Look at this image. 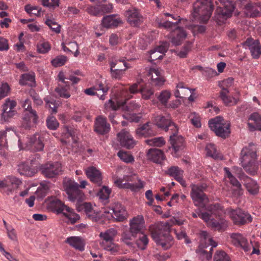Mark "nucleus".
<instances>
[{
    "label": "nucleus",
    "mask_w": 261,
    "mask_h": 261,
    "mask_svg": "<svg viewBox=\"0 0 261 261\" xmlns=\"http://www.w3.org/2000/svg\"><path fill=\"white\" fill-rule=\"evenodd\" d=\"M171 225L170 222H162L152 230L151 234L158 245L167 250L173 244V237L170 235Z\"/></svg>",
    "instance_id": "nucleus-1"
},
{
    "label": "nucleus",
    "mask_w": 261,
    "mask_h": 261,
    "mask_svg": "<svg viewBox=\"0 0 261 261\" xmlns=\"http://www.w3.org/2000/svg\"><path fill=\"white\" fill-rule=\"evenodd\" d=\"M208 125L216 135L224 139L228 138L231 133L230 123L224 119L223 117L218 116L208 121Z\"/></svg>",
    "instance_id": "nucleus-3"
},
{
    "label": "nucleus",
    "mask_w": 261,
    "mask_h": 261,
    "mask_svg": "<svg viewBox=\"0 0 261 261\" xmlns=\"http://www.w3.org/2000/svg\"><path fill=\"white\" fill-rule=\"evenodd\" d=\"M114 183L119 188L130 189L134 192L138 191L144 187L143 182L136 174L124 175L122 178L116 179Z\"/></svg>",
    "instance_id": "nucleus-4"
},
{
    "label": "nucleus",
    "mask_w": 261,
    "mask_h": 261,
    "mask_svg": "<svg viewBox=\"0 0 261 261\" xmlns=\"http://www.w3.org/2000/svg\"><path fill=\"white\" fill-rule=\"evenodd\" d=\"M153 84L156 86H163L165 81L163 71L159 68H151L148 73Z\"/></svg>",
    "instance_id": "nucleus-14"
},
{
    "label": "nucleus",
    "mask_w": 261,
    "mask_h": 261,
    "mask_svg": "<svg viewBox=\"0 0 261 261\" xmlns=\"http://www.w3.org/2000/svg\"><path fill=\"white\" fill-rule=\"evenodd\" d=\"M139 235L138 239L136 240V244L138 247L142 250L146 248L148 243V239L147 236L143 232L138 234Z\"/></svg>",
    "instance_id": "nucleus-46"
},
{
    "label": "nucleus",
    "mask_w": 261,
    "mask_h": 261,
    "mask_svg": "<svg viewBox=\"0 0 261 261\" xmlns=\"http://www.w3.org/2000/svg\"><path fill=\"white\" fill-rule=\"evenodd\" d=\"M19 84L21 85H28L33 87L35 86V74L33 73H25L21 75L19 80Z\"/></svg>",
    "instance_id": "nucleus-40"
},
{
    "label": "nucleus",
    "mask_w": 261,
    "mask_h": 261,
    "mask_svg": "<svg viewBox=\"0 0 261 261\" xmlns=\"http://www.w3.org/2000/svg\"><path fill=\"white\" fill-rule=\"evenodd\" d=\"M256 157V149L252 145L244 147L241 152V163L255 161Z\"/></svg>",
    "instance_id": "nucleus-22"
},
{
    "label": "nucleus",
    "mask_w": 261,
    "mask_h": 261,
    "mask_svg": "<svg viewBox=\"0 0 261 261\" xmlns=\"http://www.w3.org/2000/svg\"><path fill=\"white\" fill-rule=\"evenodd\" d=\"M11 88L7 83L3 82L0 86V99L8 95Z\"/></svg>",
    "instance_id": "nucleus-63"
},
{
    "label": "nucleus",
    "mask_w": 261,
    "mask_h": 261,
    "mask_svg": "<svg viewBox=\"0 0 261 261\" xmlns=\"http://www.w3.org/2000/svg\"><path fill=\"white\" fill-rule=\"evenodd\" d=\"M229 180L230 184L233 187H236V189L233 190L234 194L239 196L242 195L243 192L242 186L240 182L238 180V179L235 177L233 176Z\"/></svg>",
    "instance_id": "nucleus-58"
},
{
    "label": "nucleus",
    "mask_w": 261,
    "mask_h": 261,
    "mask_svg": "<svg viewBox=\"0 0 261 261\" xmlns=\"http://www.w3.org/2000/svg\"><path fill=\"white\" fill-rule=\"evenodd\" d=\"M16 106V102L15 100H11L10 98L7 99L2 106L3 114L14 112Z\"/></svg>",
    "instance_id": "nucleus-43"
},
{
    "label": "nucleus",
    "mask_w": 261,
    "mask_h": 261,
    "mask_svg": "<svg viewBox=\"0 0 261 261\" xmlns=\"http://www.w3.org/2000/svg\"><path fill=\"white\" fill-rule=\"evenodd\" d=\"M132 96H128L125 98V100H118L116 104H115L111 99H110L105 105L106 109L117 110L120 108H123L124 105L126 102V100L130 98Z\"/></svg>",
    "instance_id": "nucleus-38"
},
{
    "label": "nucleus",
    "mask_w": 261,
    "mask_h": 261,
    "mask_svg": "<svg viewBox=\"0 0 261 261\" xmlns=\"http://www.w3.org/2000/svg\"><path fill=\"white\" fill-rule=\"evenodd\" d=\"M229 216L236 225H244L252 221L251 215L240 208L231 210L229 212Z\"/></svg>",
    "instance_id": "nucleus-11"
},
{
    "label": "nucleus",
    "mask_w": 261,
    "mask_h": 261,
    "mask_svg": "<svg viewBox=\"0 0 261 261\" xmlns=\"http://www.w3.org/2000/svg\"><path fill=\"white\" fill-rule=\"evenodd\" d=\"M106 81L101 76H98L92 87L84 90L85 94L88 95L97 94L101 100L105 99V95L108 91V87L105 85Z\"/></svg>",
    "instance_id": "nucleus-9"
},
{
    "label": "nucleus",
    "mask_w": 261,
    "mask_h": 261,
    "mask_svg": "<svg viewBox=\"0 0 261 261\" xmlns=\"http://www.w3.org/2000/svg\"><path fill=\"white\" fill-rule=\"evenodd\" d=\"M45 22L53 31L56 33H59L60 32V25H59L54 20L46 18Z\"/></svg>",
    "instance_id": "nucleus-61"
},
{
    "label": "nucleus",
    "mask_w": 261,
    "mask_h": 261,
    "mask_svg": "<svg viewBox=\"0 0 261 261\" xmlns=\"http://www.w3.org/2000/svg\"><path fill=\"white\" fill-rule=\"evenodd\" d=\"M15 136V132L10 128L0 131V145L4 146L7 143L8 139Z\"/></svg>",
    "instance_id": "nucleus-37"
},
{
    "label": "nucleus",
    "mask_w": 261,
    "mask_h": 261,
    "mask_svg": "<svg viewBox=\"0 0 261 261\" xmlns=\"http://www.w3.org/2000/svg\"><path fill=\"white\" fill-rule=\"evenodd\" d=\"M145 142L150 145L161 147L165 145V141L162 137L153 138L151 139H147Z\"/></svg>",
    "instance_id": "nucleus-50"
},
{
    "label": "nucleus",
    "mask_w": 261,
    "mask_h": 261,
    "mask_svg": "<svg viewBox=\"0 0 261 261\" xmlns=\"http://www.w3.org/2000/svg\"><path fill=\"white\" fill-rule=\"evenodd\" d=\"M104 212L111 214L112 217L118 221H123L126 219V210L120 203L115 204L114 207L110 208L109 211H105Z\"/></svg>",
    "instance_id": "nucleus-19"
},
{
    "label": "nucleus",
    "mask_w": 261,
    "mask_h": 261,
    "mask_svg": "<svg viewBox=\"0 0 261 261\" xmlns=\"http://www.w3.org/2000/svg\"><path fill=\"white\" fill-rule=\"evenodd\" d=\"M229 92H220V97L223 103L227 106H233L236 105L239 100L240 92L237 91L234 96L228 95Z\"/></svg>",
    "instance_id": "nucleus-33"
},
{
    "label": "nucleus",
    "mask_w": 261,
    "mask_h": 261,
    "mask_svg": "<svg viewBox=\"0 0 261 261\" xmlns=\"http://www.w3.org/2000/svg\"><path fill=\"white\" fill-rule=\"evenodd\" d=\"M150 122H147L136 130V134L139 137H150L155 136L156 132L154 130L150 125Z\"/></svg>",
    "instance_id": "nucleus-29"
},
{
    "label": "nucleus",
    "mask_w": 261,
    "mask_h": 261,
    "mask_svg": "<svg viewBox=\"0 0 261 261\" xmlns=\"http://www.w3.org/2000/svg\"><path fill=\"white\" fill-rule=\"evenodd\" d=\"M125 68L124 69H115L111 71V76L115 79H120L124 74V71L127 68L130 67L125 61H123Z\"/></svg>",
    "instance_id": "nucleus-54"
},
{
    "label": "nucleus",
    "mask_w": 261,
    "mask_h": 261,
    "mask_svg": "<svg viewBox=\"0 0 261 261\" xmlns=\"http://www.w3.org/2000/svg\"><path fill=\"white\" fill-rule=\"evenodd\" d=\"M44 138L38 133H36L30 138V143L31 147L36 151H41L44 147Z\"/></svg>",
    "instance_id": "nucleus-28"
},
{
    "label": "nucleus",
    "mask_w": 261,
    "mask_h": 261,
    "mask_svg": "<svg viewBox=\"0 0 261 261\" xmlns=\"http://www.w3.org/2000/svg\"><path fill=\"white\" fill-rule=\"evenodd\" d=\"M65 129L66 132V135H68L67 137H70L73 143H76L78 140L77 135L79 132L77 129H74L68 126L65 125Z\"/></svg>",
    "instance_id": "nucleus-59"
},
{
    "label": "nucleus",
    "mask_w": 261,
    "mask_h": 261,
    "mask_svg": "<svg viewBox=\"0 0 261 261\" xmlns=\"http://www.w3.org/2000/svg\"><path fill=\"white\" fill-rule=\"evenodd\" d=\"M242 45L244 47L249 48L254 58H257L261 55V45L258 40L248 38Z\"/></svg>",
    "instance_id": "nucleus-16"
},
{
    "label": "nucleus",
    "mask_w": 261,
    "mask_h": 261,
    "mask_svg": "<svg viewBox=\"0 0 261 261\" xmlns=\"http://www.w3.org/2000/svg\"><path fill=\"white\" fill-rule=\"evenodd\" d=\"M63 215L69 219L72 224H74L80 218L79 215L75 213L71 208L69 212H65Z\"/></svg>",
    "instance_id": "nucleus-57"
},
{
    "label": "nucleus",
    "mask_w": 261,
    "mask_h": 261,
    "mask_svg": "<svg viewBox=\"0 0 261 261\" xmlns=\"http://www.w3.org/2000/svg\"><path fill=\"white\" fill-rule=\"evenodd\" d=\"M117 138L121 146L128 149L133 148L136 145V142L132 135L124 130L118 133Z\"/></svg>",
    "instance_id": "nucleus-13"
},
{
    "label": "nucleus",
    "mask_w": 261,
    "mask_h": 261,
    "mask_svg": "<svg viewBox=\"0 0 261 261\" xmlns=\"http://www.w3.org/2000/svg\"><path fill=\"white\" fill-rule=\"evenodd\" d=\"M214 261H231L229 256L224 251H218L214 255Z\"/></svg>",
    "instance_id": "nucleus-60"
},
{
    "label": "nucleus",
    "mask_w": 261,
    "mask_h": 261,
    "mask_svg": "<svg viewBox=\"0 0 261 261\" xmlns=\"http://www.w3.org/2000/svg\"><path fill=\"white\" fill-rule=\"evenodd\" d=\"M110 130V125L105 118L101 115L97 117L95 120L94 131L98 135H105Z\"/></svg>",
    "instance_id": "nucleus-12"
},
{
    "label": "nucleus",
    "mask_w": 261,
    "mask_h": 261,
    "mask_svg": "<svg viewBox=\"0 0 261 261\" xmlns=\"http://www.w3.org/2000/svg\"><path fill=\"white\" fill-rule=\"evenodd\" d=\"M140 91L142 94V97L144 99H148L154 94L153 89L149 87L145 86L140 88Z\"/></svg>",
    "instance_id": "nucleus-56"
},
{
    "label": "nucleus",
    "mask_w": 261,
    "mask_h": 261,
    "mask_svg": "<svg viewBox=\"0 0 261 261\" xmlns=\"http://www.w3.org/2000/svg\"><path fill=\"white\" fill-rule=\"evenodd\" d=\"M46 126L50 130H56L59 126V123L54 116H49L46 120Z\"/></svg>",
    "instance_id": "nucleus-53"
},
{
    "label": "nucleus",
    "mask_w": 261,
    "mask_h": 261,
    "mask_svg": "<svg viewBox=\"0 0 261 261\" xmlns=\"http://www.w3.org/2000/svg\"><path fill=\"white\" fill-rule=\"evenodd\" d=\"M213 9L208 0H196L191 13L192 21L206 22L211 17Z\"/></svg>",
    "instance_id": "nucleus-2"
},
{
    "label": "nucleus",
    "mask_w": 261,
    "mask_h": 261,
    "mask_svg": "<svg viewBox=\"0 0 261 261\" xmlns=\"http://www.w3.org/2000/svg\"><path fill=\"white\" fill-rule=\"evenodd\" d=\"M242 166L245 171L250 175H254L257 170V166H256L255 160L241 163Z\"/></svg>",
    "instance_id": "nucleus-42"
},
{
    "label": "nucleus",
    "mask_w": 261,
    "mask_h": 261,
    "mask_svg": "<svg viewBox=\"0 0 261 261\" xmlns=\"http://www.w3.org/2000/svg\"><path fill=\"white\" fill-rule=\"evenodd\" d=\"M244 9L245 15L248 17H256L260 15L261 7L255 3H248Z\"/></svg>",
    "instance_id": "nucleus-31"
},
{
    "label": "nucleus",
    "mask_w": 261,
    "mask_h": 261,
    "mask_svg": "<svg viewBox=\"0 0 261 261\" xmlns=\"http://www.w3.org/2000/svg\"><path fill=\"white\" fill-rule=\"evenodd\" d=\"M46 103V107L48 109L50 113H57V108L59 106V103L50 97H46L44 98Z\"/></svg>",
    "instance_id": "nucleus-47"
},
{
    "label": "nucleus",
    "mask_w": 261,
    "mask_h": 261,
    "mask_svg": "<svg viewBox=\"0 0 261 261\" xmlns=\"http://www.w3.org/2000/svg\"><path fill=\"white\" fill-rule=\"evenodd\" d=\"M176 87V90L174 92V95L176 97H177V98L181 97L180 96L181 93L180 92L179 89H182V90H184L186 91H190L191 94L188 97V99L190 101H193L194 100L195 97L193 95V92L195 91L194 89H190V88L186 87L185 86V84L182 82H180V83H179L178 84H177Z\"/></svg>",
    "instance_id": "nucleus-41"
},
{
    "label": "nucleus",
    "mask_w": 261,
    "mask_h": 261,
    "mask_svg": "<svg viewBox=\"0 0 261 261\" xmlns=\"http://www.w3.org/2000/svg\"><path fill=\"white\" fill-rule=\"evenodd\" d=\"M38 121V115H24L22 118L21 125L25 129H29L36 124Z\"/></svg>",
    "instance_id": "nucleus-36"
},
{
    "label": "nucleus",
    "mask_w": 261,
    "mask_h": 261,
    "mask_svg": "<svg viewBox=\"0 0 261 261\" xmlns=\"http://www.w3.org/2000/svg\"><path fill=\"white\" fill-rule=\"evenodd\" d=\"M65 242L80 251H83L85 249V243L81 237H70L67 238Z\"/></svg>",
    "instance_id": "nucleus-32"
},
{
    "label": "nucleus",
    "mask_w": 261,
    "mask_h": 261,
    "mask_svg": "<svg viewBox=\"0 0 261 261\" xmlns=\"http://www.w3.org/2000/svg\"><path fill=\"white\" fill-rule=\"evenodd\" d=\"M63 188L71 201H81L84 200V194L79 189V185L71 179L63 182Z\"/></svg>",
    "instance_id": "nucleus-8"
},
{
    "label": "nucleus",
    "mask_w": 261,
    "mask_h": 261,
    "mask_svg": "<svg viewBox=\"0 0 261 261\" xmlns=\"http://www.w3.org/2000/svg\"><path fill=\"white\" fill-rule=\"evenodd\" d=\"M233 244L237 246H240L245 252L250 249V246L246 238L241 233H233L230 235Z\"/></svg>",
    "instance_id": "nucleus-23"
},
{
    "label": "nucleus",
    "mask_w": 261,
    "mask_h": 261,
    "mask_svg": "<svg viewBox=\"0 0 261 261\" xmlns=\"http://www.w3.org/2000/svg\"><path fill=\"white\" fill-rule=\"evenodd\" d=\"M233 79L232 77L219 82V86L221 89L220 92H229L228 89L233 85Z\"/></svg>",
    "instance_id": "nucleus-48"
},
{
    "label": "nucleus",
    "mask_w": 261,
    "mask_h": 261,
    "mask_svg": "<svg viewBox=\"0 0 261 261\" xmlns=\"http://www.w3.org/2000/svg\"><path fill=\"white\" fill-rule=\"evenodd\" d=\"M38 168L41 174L47 178H56L62 172V165L58 162H49L44 164L39 163Z\"/></svg>",
    "instance_id": "nucleus-7"
},
{
    "label": "nucleus",
    "mask_w": 261,
    "mask_h": 261,
    "mask_svg": "<svg viewBox=\"0 0 261 261\" xmlns=\"http://www.w3.org/2000/svg\"><path fill=\"white\" fill-rule=\"evenodd\" d=\"M221 5L219 6L216 11L215 19L221 24L231 16L234 6L233 3L228 0H220Z\"/></svg>",
    "instance_id": "nucleus-5"
},
{
    "label": "nucleus",
    "mask_w": 261,
    "mask_h": 261,
    "mask_svg": "<svg viewBox=\"0 0 261 261\" xmlns=\"http://www.w3.org/2000/svg\"><path fill=\"white\" fill-rule=\"evenodd\" d=\"M171 120L163 115H157L155 118V125L165 129Z\"/></svg>",
    "instance_id": "nucleus-49"
},
{
    "label": "nucleus",
    "mask_w": 261,
    "mask_h": 261,
    "mask_svg": "<svg viewBox=\"0 0 261 261\" xmlns=\"http://www.w3.org/2000/svg\"><path fill=\"white\" fill-rule=\"evenodd\" d=\"M164 14L165 16H169L172 19L177 21L175 22H172L168 20L166 21H158V23L159 27L164 28L166 29L170 30L174 29V28L177 27V25L181 20V19L179 18V16L174 15L169 13H165Z\"/></svg>",
    "instance_id": "nucleus-25"
},
{
    "label": "nucleus",
    "mask_w": 261,
    "mask_h": 261,
    "mask_svg": "<svg viewBox=\"0 0 261 261\" xmlns=\"http://www.w3.org/2000/svg\"><path fill=\"white\" fill-rule=\"evenodd\" d=\"M240 179L244 181V185L247 191L252 195L258 193L259 187L256 182L250 177L246 175L244 173L239 176Z\"/></svg>",
    "instance_id": "nucleus-20"
},
{
    "label": "nucleus",
    "mask_w": 261,
    "mask_h": 261,
    "mask_svg": "<svg viewBox=\"0 0 261 261\" xmlns=\"http://www.w3.org/2000/svg\"><path fill=\"white\" fill-rule=\"evenodd\" d=\"M184 171L177 166H172L166 171V174L173 177L184 187H186L185 180L183 178Z\"/></svg>",
    "instance_id": "nucleus-26"
},
{
    "label": "nucleus",
    "mask_w": 261,
    "mask_h": 261,
    "mask_svg": "<svg viewBox=\"0 0 261 261\" xmlns=\"http://www.w3.org/2000/svg\"><path fill=\"white\" fill-rule=\"evenodd\" d=\"M67 61V57L64 56H59L54 59L51 63L53 66L57 67L64 65Z\"/></svg>",
    "instance_id": "nucleus-64"
},
{
    "label": "nucleus",
    "mask_w": 261,
    "mask_h": 261,
    "mask_svg": "<svg viewBox=\"0 0 261 261\" xmlns=\"http://www.w3.org/2000/svg\"><path fill=\"white\" fill-rule=\"evenodd\" d=\"M50 44L45 41H41L37 44V51L40 54H46L50 49Z\"/></svg>",
    "instance_id": "nucleus-52"
},
{
    "label": "nucleus",
    "mask_w": 261,
    "mask_h": 261,
    "mask_svg": "<svg viewBox=\"0 0 261 261\" xmlns=\"http://www.w3.org/2000/svg\"><path fill=\"white\" fill-rule=\"evenodd\" d=\"M191 187V197L194 201L201 203L207 199L206 194L204 193V191L207 188L205 184H192Z\"/></svg>",
    "instance_id": "nucleus-10"
},
{
    "label": "nucleus",
    "mask_w": 261,
    "mask_h": 261,
    "mask_svg": "<svg viewBox=\"0 0 261 261\" xmlns=\"http://www.w3.org/2000/svg\"><path fill=\"white\" fill-rule=\"evenodd\" d=\"M171 96L172 93L169 90H162L156 95L159 101L164 107L167 105Z\"/></svg>",
    "instance_id": "nucleus-39"
},
{
    "label": "nucleus",
    "mask_w": 261,
    "mask_h": 261,
    "mask_svg": "<svg viewBox=\"0 0 261 261\" xmlns=\"http://www.w3.org/2000/svg\"><path fill=\"white\" fill-rule=\"evenodd\" d=\"M117 155L123 162L126 163H131L134 161V156L127 151L119 150L117 153Z\"/></svg>",
    "instance_id": "nucleus-51"
},
{
    "label": "nucleus",
    "mask_w": 261,
    "mask_h": 261,
    "mask_svg": "<svg viewBox=\"0 0 261 261\" xmlns=\"http://www.w3.org/2000/svg\"><path fill=\"white\" fill-rule=\"evenodd\" d=\"M116 234L117 231L114 228L109 229L99 234V237L102 239L101 242L102 247L112 254H115L119 251L118 246L113 242Z\"/></svg>",
    "instance_id": "nucleus-6"
},
{
    "label": "nucleus",
    "mask_w": 261,
    "mask_h": 261,
    "mask_svg": "<svg viewBox=\"0 0 261 261\" xmlns=\"http://www.w3.org/2000/svg\"><path fill=\"white\" fill-rule=\"evenodd\" d=\"M121 23H122V21L120 18L114 15L104 17L102 20V25L107 28L117 27Z\"/></svg>",
    "instance_id": "nucleus-34"
},
{
    "label": "nucleus",
    "mask_w": 261,
    "mask_h": 261,
    "mask_svg": "<svg viewBox=\"0 0 261 261\" xmlns=\"http://www.w3.org/2000/svg\"><path fill=\"white\" fill-rule=\"evenodd\" d=\"M86 174L91 182L98 186L102 184V177L100 172L95 167L92 166L86 170Z\"/></svg>",
    "instance_id": "nucleus-21"
},
{
    "label": "nucleus",
    "mask_w": 261,
    "mask_h": 261,
    "mask_svg": "<svg viewBox=\"0 0 261 261\" xmlns=\"http://www.w3.org/2000/svg\"><path fill=\"white\" fill-rule=\"evenodd\" d=\"M18 170L21 174L28 176H33L37 171V169L31 168L30 166L24 164L19 165Z\"/></svg>",
    "instance_id": "nucleus-44"
},
{
    "label": "nucleus",
    "mask_w": 261,
    "mask_h": 261,
    "mask_svg": "<svg viewBox=\"0 0 261 261\" xmlns=\"http://www.w3.org/2000/svg\"><path fill=\"white\" fill-rule=\"evenodd\" d=\"M24 9L28 13L35 16H39L41 12V9L40 7L31 5H26Z\"/></svg>",
    "instance_id": "nucleus-62"
},
{
    "label": "nucleus",
    "mask_w": 261,
    "mask_h": 261,
    "mask_svg": "<svg viewBox=\"0 0 261 261\" xmlns=\"http://www.w3.org/2000/svg\"><path fill=\"white\" fill-rule=\"evenodd\" d=\"M148 160L155 163H161L165 159L163 151L158 148L149 149L146 154Z\"/></svg>",
    "instance_id": "nucleus-24"
},
{
    "label": "nucleus",
    "mask_w": 261,
    "mask_h": 261,
    "mask_svg": "<svg viewBox=\"0 0 261 261\" xmlns=\"http://www.w3.org/2000/svg\"><path fill=\"white\" fill-rule=\"evenodd\" d=\"M111 190L107 186H103L97 193V196L102 200H108L109 198Z\"/></svg>",
    "instance_id": "nucleus-55"
},
{
    "label": "nucleus",
    "mask_w": 261,
    "mask_h": 261,
    "mask_svg": "<svg viewBox=\"0 0 261 261\" xmlns=\"http://www.w3.org/2000/svg\"><path fill=\"white\" fill-rule=\"evenodd\" d=\"M178 130L176 129L170 136V143L175 153L182 150L185 146V139L181 136L177 135Z\"/></svg>",
    "instance_id": "nucleus-15"
},
{
    "label": "nucleus",
    "mask_w": 261,
    "mask_h": 261,
    "mask_svg": "<svg viewBox=\"0 0 261 261\" xmlns=\"http://www.w3.org/2000/svg\"><path fill=\"white\" fill-rule=\"evenodd\" d=\"M64 84H59L58 87L55 89V91L58 95L62 97L67 98L70 97V94L67 92V89H69V85L68 84H66L65 87H63Z\"/></svg>",
    "instance_id": "nucleus-45"
},
{
    "label": "nucleus",
    "mask_w": 261,
    "mask_h": 261,
    "mask_svg": "<svg viewBox=\"0 0 261 261\" xmlns=\"http://www.w3.org/2000/svg\"><path fill=\"white\" fill-rule=\"evenodd\" d=\"M125 16L129 24L133 26H137L140 24L142 18L139 12L136 9H132L127 11Z\"/></svg>",
    "instance_id": "nucleus-30"
},
{
    "label": "nucleus",
    "mask_w": 261,
    "mask_h": 261,
    "mask_svg": "<svg viewBox=\"0 0 261 261\" xmlns=\"http://www.w3.org/2000/svg\"><path fill=\"white\" fill-rule=\"evenodd\" d=\"M175 29L171 33L172 43L175 45H180L187 37V34L181 28H174Z\"/></svg>",
    "instance_id": "nucleus-27"
},
{
    "label": "nucleus",
    "mask_w": 261,
    "mask_h": 261,
    "mask_svg": "<svg viewBox=\"0 0 261 261\" xmlns=\"http://www.w3.org/2000/svg\"><path fill=\"white\" fill-rule=\"evenodd\" d=\"M144 220L142 215H138L134 217L130 220L129 226L130 232L133 235H138L142 232V230L144 227Z\"/></svg>",
    "instance_id": "nucleus-18"
},
{
    "label": "nucleus",
    "mask_w": 261,
    "mask_h": 261,
    "mask_svg": "<svg viewBox=\"0 0 261 261\" xmlns=\"http://www.w3.org/2000/svg\"><path fill=\"white\" fill-rule=\"evenodd\" d=\"M248 120L253 121V122H248L247 123L250 131L261 130V115H250Z\"/></svg>",
    "instance_id": "nucleus-35"
},
{
    "label": "nucleus",
    "mask_w": 261,
    "mask_h": 261,
    "mask_svg": "<svg viewBox=\"0 0 261 261\" xmlns=\"http://www.w3.org/2000/svg\"><path fill=\"white\" fill-rule=\"evenodd\" d=\"M48 208L57 214H63L65 212H69L70 210L69 207L65 205L61 200L56 197L52 198L49 201Z\"/></svg>",
    "instance_id": "nucleus-17"
}]
</instances>
